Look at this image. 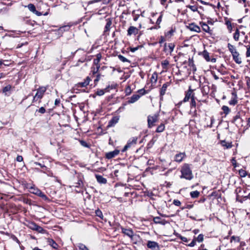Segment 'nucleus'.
<instances>
[{
	"mask_svg": "<svg viewBox=\"0 0 250 250\" xmlns=\"http://www.w3.org/2000/svg\"><path fill=\"white\" fill-rule=\"evenodd\" d=\"M137 93H139L138 95H141V96L145 95L146 94L148 93L147 90H146L144 88H142L139 89L137 91Z\"/></svg>",
	"mask_w": 250,
	"mask_h": 250,
	"instance_id": "nucleus-45",
	"label": "nucleus"
},
{
	"mask_svg": "<svg viewBox=\"0 0 250 250\" xmlns=\"http://www.w3.org/2000/svg\"><path fill=\"white\" fill-rule=\"evenodd\" d=\"M100 65L94 66V65L91 67V73L92 77L95 76L100 72Z\"/></svg>",
	"mask_w": 250,
	"mask_h": 250,
	"instance_id": "nucleus-21",
	"label": "nucleus"
},
{
	"mask_svg": "<svg viewBox=\"0 0 250 250\" xmlns=\"http://www.w3.org/2000/svg\"><path fill=\"white\" fill-rule=\"evenodd\" d=\"M222 109L223 110V111H224V113L226 115L228 114L229 113V112H230V109L229 108V107L227 106H226V105H223L222 107Z\"/></svg>",
	"mask_w": 250,
	"mask_h": 250,
	"instance_id": "nucleus-47",
	"label": "nucleus"
},
{
	"mask_svg": "<svg viewBox=\"0 0 250 250\" xmlns=\"http://www.w3.org/2000/svg\"><path fill=\"white\" fill-rule=\"evenodd\" d=\"M228 47L229 48V51L231 52V54H234V52H237L236 50L235 47L230 43L228 44Z\"/></svg>",
	"mask_w": 250,
	"mask_h": 250,
	"instance_id": "nucleus-36",
	"label": "nucleus"
},
{
	"mask_svg": "<svg viewBox=\"0 0 250 250\" xmlns=\"http://www.w3.org/2000/svg\"><path fill=\"white\" fill-rule=\"evenodd\" d=\"M106 23L104 27V32H107L109 31L111 25L112 24V19L111 18H107L106 19Z\"/></svg>",
	"mask_w": 250,
	"mask_h": 250,
	"instance_id": "nucleus-19",
	"label": "nucleus"
},
{
	"mask_svg": "<svg viewBox=\"0 0 250 250\" xmlns=\"http://www.w3.org/2000/svg\"><path fill=\"white\" fill-rule=\"evenodd\" d=\"M11 88H12L11 85L10 84H8L3 88L2 92L4 93H5V95H6V93L8 91H9L11 90Z\"/></svg>",
	"mask_w": 250,
	"mask_h": 250,
	"instance_id": "nucleus-42",
	"label": "nucleus"
},
{
	"mask_svg": "<svg viewBox=\"0 0 250 250\" xmlns=\"http://www.w3.org/2000/svg\"><path fill=\"white\" fill-rule=\"evenodd\" d=\"M117 86V84L116 83L108 85L104 88V90L105 91V92H109L110 89H115Z\"/></svg>",
	"mask_w": 250,
	"mask_h": 250,
	"instance_id": "nucleus-35",
	"label": "nucleus"
},
{
	"mask_svg": "<svg viewBox=\"0 0 250 250\" xmlns=\"http://www.w3.org/2000/svg\"><path fill=\"white\" fill-rule=\"evenodd\" d=\"M200 192L197 190L191 191L190 193V196L193 198H196L199 195Z\"/></svg>",
	"mask_w": 250,
	"mask_h": 250,
	"instance_id": "nucleus-38",
	"label": "nucleus"
},
{
	"mask_svg": "<svg viewBox=\"0 0 250 250\" xmlns=\"http://www.w3.org/2000/svg\"><path fill=\"white\" fill-rule=\"evenodd\" d=\"M153 222L156 224H161L162 225H165L167 224H168L169 222L162 219L160 217L156 216L153 217Z\"/></svg>",
	"mask_w": 250,
	"mask_h": 250,
	"instance_id": "nucleus-6",
	"label": "nucleus"
},
{
	"mask_svg": "<svg viewBox=\"0 0 250 250\" xmlns=\"http://www.w3.org/2000/svg\"><path fill=\"white\" fill-rule=\"evenodd\" d=\"M175 47V44L173 43H170L167 44L165 43L164 45V51L168 54V53L171 54L173 51Z\"/></svg>",
	"mask_w": 250,
	"mask_h": 250,
	"instance_id": "nucleus-4",
	"label": "nucleus"
},
{
	"mask_svg": "<svg viewBox=\"0 0 250 250\" xmlns=\"http://www.w3.org/2000/svg\"><path fill=\"white\" fill-rule=\"evenodd\" d=\"M165 128V124L163 123H161L156 128V132L160 133L162 132Z\"/></svg>",
	"mask_w": 250,
	"mask_h": 250,
	"instance_id": "nucleus-33",
	"label": "nucleus"
},
{
	"mask_svg": "<svg viewBox=\"0 0 250 250\" xmlns=\"http://www.w3.org/2000/svg\"><path fill=\"white\" fill-rule=\"evenodd\" d=\"M95 177H96L97 182L99 183L105 184L107 183L106 179L104 178L102 176L98 175V174H96Z\"/></svg>",
	"mask_w": 250,
	"mask_h": 250,
	"instance_id": "nucleus-22",
	"label": "nucleus"
},
{
	"mask_svg": "<svg viewBox=\"0 0 250 250\" xmlns=\"http://www.w3.org/2000/svg\"><path fill=\"white\" fill-rule=\"evenodd\" d=\"M79 249L82 250H89L85 245L83 244H80Z\"/></svg>",
	"mask_w": 250,
	"mask_h": 250,
	"instance_id": "nucleus-57",
	"label": "nucleus"
},
{
	"mask_svg": "<svg viewBox=\"0 0 250 250\" xmlns=\"http://www.w3.org/2000/svg\"><path fill=\"white\" fill-rule=\"evenodd\" d=\"M188 65L189 66H191L193 67V69L195 70L196 69H194V67H195L194 64H193V61L192 59H190V58L188 59Z\"/></svg>",
	"mask_w": 250,
	"mask_h": 250,
	"instance_id": "nucleus-60",
	"label": "nucleus"
},
{
	"mask_svg": "<svg viewBox=\"0 0 250 250\" xmlns=\"http://www.w3.org/2000/svg\"><path fill=\"white\" fill-rule=\"evenodd\" d=\"M196 240L199 242H202L203 241V234H200L197 237Z\"/></svg>",
	"mask_w": 250,
	"mask_h": 250,
	"instance_id": "nucleus-55",
	"label": "nucleus"
},
{
	"mask_svg": "<svg viewBox=\"0 0 250 250\" xmlns=\"http://www.w3.org/2000/svg\"><path fill=\"white\" fill-rule=\"evenodd\" d=\"M168 85V83H166L163 84L162 87H161L160 90V95H161L162 96H164L165 94L167 87Z\"/></svg>",
	"mask_w": 250,
	"mask_h": 250,
	"instance_id": "nucleus-25",
	"label": "nucleus"
},
{
	"mask_svg": "<svg viewBox=\"0 0 250 250\" xmlns=\"http://www.w3.org/2000/svg\"><path fill=\"white\" fill-rule=\"evenodd\" d=\"M179 235V237L181 239V240H182L183 242H188V239L187 238L185 237H184V236H181V235L179 234L178 233H177L176 234V235Z\"/></svg>",
	"mask_w": 250,
	"mask_h": 250,
	"instance_id": "nucleus-59",
	"label": "nucleus"
},
{
	"mask_svg": "<svg viewBox=\"0 0 250 250\" xmlns=\"http://www.w3.org/2000/svg\"><path fill=\"white\" fill-rule=\"evenodd\" d=\"M139 29L136 27L131 26L127 30V36H131L132 35H137L138 33Z\"/></svg>",
	"mask_w": 250,
	"mask_h": 250,
	"instance_id": "nucleus-14",
	"label": "nucleus"
},
{
	"mask_svg": "<svg viewBox=\"0 0 250 250\" xmlns=\"http://www.w3.org/2000/svg\"><path fill=\"white\" fill-rule=\"evenodd\" d=\"M137 138L135 137H133L132 138V140H129L126 144V146H128V147H130L131 146L135 145L137 143Z\"/></svg>",
	"mask_w": 250,
	"mask_h": 250,
	"instance_id": "nucleus-28",
	"label": "nucleus"
},
{
	"mask_svg": "<svg viewBox=\"0 0 250 250\" xmlns=\"http://www.w3.org/2000/svg\"><path fill=\"white\" fill-rule=\"evenodd\" d=\"M95 214L97 216L99 217L101 219H103L104 216L101 210L98 209L95 210Z\"/></svg>",
	"mask_w": 250,
	"mask_h": 250,
	"instance_id": "nucleus-44",
	"label": "nucleus"
},
{
	"mask_svg": "<svg viewBox=\"0 0 250 250\" xmlns=\"http://www.w3.org/2000/svg\"><path fill=\"white\" fill-rule=\"evenodd\" d=\"M173 204L176 206H180L181 204V203L179 200L177 199H174L173 201Z\"/></svg>",
	"mask_w": 250,
	"mask_h": 250,
	"instance_id": "nucleus-62",
	"label": "nucleus"
},
{
	"mask_svg": "<svg viewBox=\"0 0 250 250\" xmlns=\"http://www.w3.org/2000/svg\"><path fill=\"white\" fill-rule=\"evenodd\" d=\"M239 174L242 177H245L247 175V171L243 169H241L239 170Z\"/></svg>",
	"mask_w": 250,
	"mask_h": 250,
	"instance_id": "nucleus-48",
	"label": "nucleus"
},
{
	"mask_svg": "<svg viewBox=\"0 0 250 250\" xmlns=\"http://www.w3.org/2000/svg\"><path fill=\"white\" fill-rule=\"evenodd\" d=\"M35 230L39 233H44L46 232V230L44 229L42 227L38 225L36 226Z\"/></svg>",
	"mask_w": 250,
	"mask_h": 250,
	"instance_id": "nucleus-40",
	"label": "nucleus"
},
{
	"mask_svg": "<svg viewBox=\"0 0 250 250\" xmlns=\"http://www.w3.org/2000/svg\"><path fill=\"white\" fill-rule=\"evenodd\" d=\"M162 17H163V15L161 14V15L157 19V21L156 22V23L157 25H160V24L162 22Z\"/></svg>",
	"mask_w": 250,
	"mask_h": 250,
	"instance_id": "nucleus-58",
	"label": "nucleus"
},
{
	"mask_svg": "<svg viewBox=\"0 0 250 250\" xmlns=\"http://www.w3.org/2000/svg\"><path fill=\"white\" fill-rule=\"evenodd\" d=\"M187 27L188 29L192 31L196 32H199L200 31V27L196 25L194 23H190L188 26H187Z\"/></svg>",
	"mask_w": 250,
	"mask_h": 250,
	"instance_id": "nucleus-16",
	"label": "nucleus"
},
{
	"mask_svg": "<svg viewBox=\"0 0 250 250\" xmlns=\"http://www.w3.org/2000/svg\"><path fill=\"white\" fill-rule=\"evenodd\" d=\"M151 79V80H152V79L154 80V83H156L157 80V74L156 72L153 73V74L152 75Z\"/></svg>",
	"mask_w": 250,
	"mask_h": 250,
	"instance_id": "nucleus-56",
	"label": "nucleus"
},
{
	"mask_svg": "<svg viewBox=\"0 0 250 250\" xmlns=\"http://www.w3.org/2000/svg\"><path fill=\"white\" fill-rule=\"evenodd\" d=\"M120 151L118 149H115L112 151L107 152L105 154V158L107 159H110L119 154Z\"/></svg>",
	"mask_w": 250,
	"mask_h": 250,
	"instance_id": "nucleus-13",
	"label": "nucleus"
},
{
	"mask_svg": "<svg viewBox=\"0 0 250 250\" xmlns=\"http://www.w3.org/2000/svg\"><path fill=\"white\" fill-rule=\"evenodd\" d=\"M246 56L247 58L250 57V45L247 46V52L246 53Z\"/></svg>",
	"mask_w": 250,
	"mask_h": 250,
	"instance_id": "nucleus-61",
	"label": "nucleus"
},
{
	"mask_svg": "<svg viewBox=\"0 0 250 250\" xmlns=\"http://www.w3.org/2000/svg\"><path fill=\"white\" fill-rule=\"evenodd\" d=\"M104 77V75H102L101 72H99V73L97 74L96 75V78L94 80V86H96L98 82L100 81L101 77Z\"/></svg>",
	"mask_w": 250,
	"mask_h": 250,
	"instance_id": "nucleus-31",
	"label": "nucleus"
},
{
	"mask_svg": "<svg viewBox=\"0 0 250 250\" xmlns=\"http://www.w3.org/2000/svg\"><path fill=\"white\" fill-rule=\"evenodd\" d=\"M221 145L226 148H229L232 147L231 143L227 142L225 141H222L221 142Z\"/></svg>",
	"mask_w": 250,
	"mask_h": 250,
	"instance_id": "nucleus-34",
	"label": "nucleus"
},
{
	"mask_svg": "<svg viewBox=\"0 0 250 250\" xmlns=\"http://www.w3.org/2000/svg\"><path fill=\"white\" fill-rule=\"evenodd\" d=\"M122 232L129 237L131 240H133L134 232L132 229H125L122 228Z\"/></svg>",
	"mask_w": 250,
	"mask_h": 250,
	"instance_id": "nucleus-9",
	"label": "nucleus"
},
{
	"mask_svg": "<svg viewBox=\"0 0 250 250\" xmlns=\"http://www.w3.org/2000/svg\"><path fill=\"white\" fill-rule=\"evenodd\" d=\"M111 0H94L88 1V4H91L95 2H98L100 1H102L103 4H108Z\"/></svg>",
	"mask_w": 250,
	"mask_h": 250,
	"instance_id": "nucleus-32",
	"label": "nucleus"
},
{
	"mask_svg": "<svg viewBox=\"0 0 250 250\" xmlns=\"http://www.w3.org/2000/svg\"><path fill=\"white\" fill-rule=\"evenodd\" d=\"M141 47H142V45H138L135 47H130V51L132 52H134Z\"/></svg>",
	"mask_w": 250,
	"mask_h": 250,
	"instance_id": "nucleus-54",
	"label": "nucleus"
},
{
	"mask_svg": "<svg viewBox=\"0 0 250 250\" xmlns=\"http://www.w3.org/2000/svg\"><path fill=\"white\" fill-rule=\"evenodd\" d=\"M208 24L204 22V31L211 34L213 29V22L211 21L208 20Z\"/></svg>",
	"mask_w": 250,
	"mask_h": 250,
	"instance_id": "nucleus-8",
	"label": "nucleus"
},
{
	"mask_svg": "<svg viewBox=\"0 0 250 250\" xmlns=\"http://www.w3.org/2000/svg\"><path fill=\"white\" fill-rule=\"evenodd\" d=\"M237 103V100L236 99V97H234L233 99H232L229 102V104L230 105H234Z\"/></svg>",
	"mask_w": 250,
	"mask_h": 250,
	"instance_id": "nucleus-52",
	"label": "nucleus"
},
{
	"mask_svg": "<svg viewBox=\"0 0 250 250\" xmlns=\"http://www.w3.org/2000/svg\"><path fill=\"white\" fill-rule=\"evenodd\" d=\"M34 165H36V166H39L41 168H42V169H43L44 170H45L47 168V167L43 164L41 163L38 162H35L34 163Z\"/></svg>",
	"mask_w": 250,
	"mask_h": 250,
	"instance_id": "nucleus-46",
	"label": "nucleus"
},
{
	"mask_svg": "<svg viewBox=\"0 0 250 250\" xmlns=\"http://www.w3.org/2000/svg\"><path fill=\"white\" fill-rule=\"evenodd\" d=\"M102 58V55L101 53H98L96 55V59L93 61V64L96 66L100 65L99 62Z\"/></svg>",
	"mask_w": 250,
	"mask_h": 250,
	"instance_id": "nucleus-27",
	"label": "nucleus"
},
{
	"mask_svg": "<svg viewBox=\"0 0 250 250\" xmlns=\"http://www.w3.org/2000/svg\"><path fill=\"white\" fill-rule=\"evenodd\" d=\"M239 36H240L239 31L238 29H236L235 32L233 34V39H234V40H235L236 41H238L239 38Z\"/></svg>",
	"mask_w": 250,
	"mask_h": 250,
	"instance_id": "nucleus-43",
	"label": "nucleus"
},
{
	"mask_svg": "<svg viewBox=\"0 0 250 250\" xmlns=\"http://www.w3.org/2000/svg\"><path fill=\"white\" fill-rule=\"evenodd\" d=\"M105 91L104 90V89H98L97 91L96 92V95H98L99 96H103L104 94Z\"/></svg>",
	"mask_w": 250,
	"mask_h": 250,
	"instance_id": "nucleus-39",
	"label": "nucleus"
},
{
	"mask_svg": "<svg viewBox=\"0 0 250 250\" xmlns=\"http://www.w3.org/2000/svg\"><path fill=\"white\" fill-rule=\"evenodd\" d=\"M208 24L204 22V31L211 34L213 29V22L211 21L208 20Z\"/></svg>",
	"mask_w": 250,
	"mask_h": 250,
	"instance_id": "nucleus-7",
	"label": "nucleus"
},
{
	"mask_svg": "<svg viewBox=\"0 0 250 250\" xmlns=\"http://www.w3.org/2000/svg\"><path fill=\"white\" fill-rule=\"evenodd\" d=\"M36 226H38V225L36 223L32 222L31 223H30L29 227L32 230H35Z\"/></svg>",
	"mask_w": 250,
	"mask_h": 250,
	"instance_id": "nucleus-51",
	"label": "nucleus"
},
{
	"mask_svg": "<svg viewBox=\"0 0 250 250\" xmlns=\"http://www.w3.org/2000/svg\"><path fill=\"white\" fill-rule=\"evenodd\" d=\"M80 144L85 147H87V148H90V145L88 144L84 140H80Z\"/></svg>",
	"mask_w": 250,
	"mask_h": 250,
	"instance_id": "nucleus-49",
	"label": "nucleus"
},
{
	"mask_svg": "<svg viewBox=\"0 0 250 250\" xmlns=\"http://www.w3.org/2000/svg\"><path fill=\"white\" fill-rule=\"evenodd\" d=\"M158 116L156 114L153 116L148 115L147 116V125L148 127L150 128L155 125V123L158 121Z\"/></svg>",
	"mask_w": 250,
	"mask_h": 250,
	"instance_id": "nucleus-3",
	"label": "nucleus"
},
{
	"mask_svg": "<svg viewBox=\"0 0 250 250\" xmlns=\"http://www.w3.org/2000/svg\"><path fill=\"white\" fill-rule=\"evenodd\" d=\"M46 89H47V88L45 87H44V86L40 87L37 89V92L35 95L37 96V97H38V98L41 99L43 97V96L44 93L45 92V91H46Z\"/></svg>",
	"mask_w": 250,
	"mask_h": 250,
	"instance_id": "nucleus-11",
	"label": "nucleus"
},
{
	"mask_svg": "<svg viewBox=\"0 0 250 250\" xmlns=\"http://www.w3.org/2000/svg\"><path fill=\"white\" fill-rule=\"evenodd\" d=\"M75 187L76 188H82L83 186V182L81 179H79L77 183H76Z\"/></svg>",
	"mask_w": 250,
	"mask_h": 250,
	"instance_id": "nucleus-50",
	"label": "nucleus"
},
{
	"mask_svg": "<svg viewBox=\"0 0 250 250\" xmlns=\"http://www.w3.org/2000/svg\"><path fill=\"white\" fill-rule=\"evenodd\" d=\"M169 64V62L167 60H165L162 62V65L164 68Z\"/></svg>",
	"mask_w": 250,
	"mask_h": 250,
	"instance_id": "nucleus-64",
	"label": "nucleus"
},
{
	"mask_svg": "<svg viewBox=\"0 0 250 250\" xmlns=\"http://www.w3.org/2000/svg\"><path fill=\"white\" fill-rule=\"evenodd\" d=\"M27 7L31 12L36 14L37 16H40L42 15V12H39L36 10V7L33 4L30 3L27 6Z\"/></svg>",
	"mask_w": 250,
	"mask_h": 250,
	"instance_id": "nucleus-12",
	"label": "nucleus"
},
{
	"mask_svg": "<svg viewBox=\"0 0 250 250\" xmlns=\"http://www.w3.org/2000/svg\"><path fill=\"white\" fill-rule=\"evenodd\" d=\"M233 59L235 62L238 64H241L242 63L241 58L239 57V54L238 52H234V54H232Z\"/></svg>",
	"mask_w": 250,
	"mask_h": 250,
	"instance_id": "nucleus-20",
	"label": "nucleus"
},
{
	"mask_svg": "<svg viewBox=\"0 0 250 250\" xmlns=\"http://www.w3.org/2000/svg\"><path fill=\"white\" fill-rule=\"evenodd\" d=\"M186 156L185 153H179L175 155L174 157V160L177 162H181L182 161L183 158Z\"/></svg>",
	"mask_w": 250,
	"mask_h": 250,
	"instance_id": "nucleus-18",
	"label": "nucleus"
},
{
	"mask_svg": "<svg viewBox=\"0 0 250 250\" xmlns=\"http://www.w3.org/2000/svg\"><path fill=\"white\" fill-rule=\"evenodd\" d=\"M119 116H113L111 119L108 122L107 127H112L114 126L119 121Z\"/></svg>",
	"mask_w": 250,
	"mask_h": 250,
	"instance_id": "nucleus-15",
	"label": "nucleus"
},
{
	"mask_svg": "<svg viewBox=\"0 0 250 250\" xmlns=\"http://www.w3.org/2000/svg\"><path fill=\"white\" fill-rule=\"evenodd\" d=\"M175 32V28H171V29L165 33L166 37H170L173 34L174 32Z\"/></svg>",
	"mask_w": 250,
	"mask_h": 250,
	"instance_id": "nucleus-37",
	"label": "nucleus"
},
{
	"mask_svg": "<svg viewBox=\"0 0 250 250\" xmlns=\"http://www.w3.org/2000/svg\"><path fill=\"white\" fill-rule=\"evenodd\" d=\"M204 59L208 62H215L216 59L210 56L209 53L204 50Z\"/></svg>",
	"mask_w": 250,
	"mask_h": 250,
	"instance_id": "nucleus-17",
	"label": "nucleus"
},
{
	"mask_svg": "<svg viewBox=\"0 0 250 250\" xmlns=\"http://www.w3.org/2000/svg\"><path fill=\"white\" fill-rule=\"evenodd\" d=\"M146 245L147 248L151 250H160L159 244L156 242L148 241Z\"/></svg>",
	"mask_w": 250,
	"mask_h": 250,
	"instance_id": "nucleus-5",
	"label": "nucleus"
},
{
	"mask_svg": "<svg viewBox=\"0 0 250 250\" xmlns=\"http://www.w3.org/2000/svg\"><path fill=\"white\" fill-rule=\"evenodd\" d=\"M181 172L182 173L180 176L181 178H185L187 180H190L193 177L189 165L188 164L184 165L181 168Z\"/></svg>",
	"mask_w": 250,
	"mask_h": 250,
	"instance_id": "nucleus-2",
	"label": "nucleus"
},
{
	"mask_svg": "<svg viewBox=\"0 0 250 250\" xmlns=\"http://www.w3.org/2000/svg\"><path fill=\"white\" fill-rule=\"evenodd\" d=\"M41 190L38 188H35L32 187H31L30 188V192L31 193L35 194L37 196H38L39 195L40 192H41Z\"/></svg>",
	"mask_w": 250,
	"mask_h": 250,
	"instance_id": "nucleus-30",
	"label": "nucleus"
},
{
	"mask_svg": "<svg viewBox=\"0 0 250 250\" xmlns=\"http://www.w3.org/2000/svg\"><path fill=\"white\" fill-rule=\"evenodd\" d=\"M155 141L153 139L151 140L147 145V148H150L151 147H152Z\"/></svg>",
	"mask_w": 250,
	"mask_h": 250,
	"instance_id": "nucleus-53",
	"label": "nucleus"
},
{
	"mask_svg": "<svg viewBox=\"0 0 250 250\" xmlns=\"http://www.w3.org/2000/svg\"><path fill=\"white\" fill-rule=\"evenodd\" d=\"M38 196L41 197L44 201H45L47 203L51 202V200L42 191L40 192V194Z\"/></svg>",
	"mask_w": 250,
	"mask_h": 250,
	"instance_id": "nucleus-26",
	"label": "nucleus"
},
{
	"mask_svg": "<svg viewBox=\"0 0 250 250\" xmlns=\"http://www.w3.org/2000/svg\"><path fill=\"white\" fill-rule=\"evenodd\" d=\"M70 28V25H64L62 27H60L58 29V31L59 32V33H63V32L69 31Z\"/></svg>",
	"mask_w": 250,
	"mask_h": 250,
	"instance_id": "nucleus-29",
	"label": "nucleus"
},
{
	"mask_svg": "<svg viewBox=\"0 0 250 250\" xmlns=\"http://www.w3.org/2000/svg\"><path fill=\"white\" fill-rule=\"evenodd\" d=\"M126 95H128L131 93V89L130 86H128L125 89Z\"/></svg>",
	"mask_w": 250,
	"mask_h": 250,
	"instance_id": "nucleus-63",
	"label": "nucleus"
},
{
	"mask_svg": "<svg viewBox=\"0 0 250 250\" xmlns=\"http://www.w3.org/2000/svg\"><path fill=\"white\" fill-rule=\"evenodd\" d=\"M47 242L53 249H58V245L53 239L48 238Z\"/></svg>",
	"mask_w": 250,
	"mask_h": 250,
	"instance_id": "nucleus-24",
	"label": "nucleus"
},
{
	"mask_svg": "<svg viewBox=\"0 0 250 250\" xmlns=\"http://www.w3.org/2000/svg\"><path fill=\"white\" fill-rule=\"evenodd\" d=\"M141 97V95L133 94L127 101L128 104H132L136 102Z\"/></svg>",
	"mask_w": 250,
	"mask_h": 250,
	"instance_id": "nucleus-23",
	"label": "nucleus"
},
{
	"mask_svg": "<svg viewBox=\"0 0 250 250\" xmlns=\"http://www.w3.org/2000/svg\"><path fill=\"white\" fill-rule=\"evenodd\" d=\"M91 81V78L87 76L84 79V82L78 83L77 84H76V86L77 87H86L87 85H88L89 83V82Z\"/></svg>",
	"mask_w": 250,
	"mask_h": 250,
	"instance_id": "nucleus-10",
	"label": "nucleus"
},
{
	"mask_svg": "<svg viewBox=\"0 0 250 250\" xmlns=\"http://www.w3.org/2000/svg\"><path fill=\"white\" fill-rule=\"evenodd\" d=\"M193 93V90L190 88V86L189 87V89L185 93V97L183 100L184 102H186L188 101L189 99L191 98V101L190 103V107L191 108H194L195 110H196V103L195 100L198 101L197 104V108L200 110V107L202 105V104L200 101H199L197 98L195 96L194 93Z\"/></svg>",
	"mask_w": 250,
	"mask_h": 250,
	"instance_id": "nucleus-1",
	"label": "nucleus"
},
{
	"mask_svg": "<svg viewBox=\"0 0 250 250\" xmlns=\"http://www.w3.org/2000/svg\"><path fill=\"white\" fill-rule=\"evenodd\" d=\"M118 57L120 59V60L123 62H128L129 63L131 62L129 60H128L126 58H125V57H124L123 56H122L121 55H118Z\"/></svg>",
	"mask_w": 250,
	"mask_h": 250,
	"instance_id": "nucleus-41",
	"label": "nucleus"
}]
</instances>
